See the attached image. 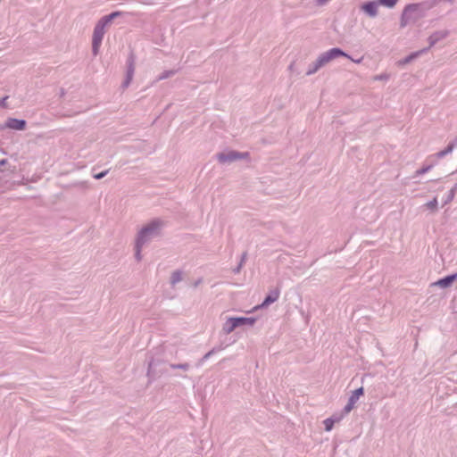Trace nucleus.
<instances>
[{
	"instance_id": "1",
	"label": "nucleus",
	"mask_w": 457,
	"mask_h": 457,
	"mask_svg": "<svg viewBox=\"0 0 457 457\" xmlns=\"http://www.w3.org/2000/svg\"><path fill=\"white\" fill-rule=\"evenodd\" d=\"M339 56L347 57V58L351 59L353 62H355L357 63H359L361 62V60L352 59L350 56H348L345 53H344L339 48H332L319 56V58L317 59V61L314 64L315 66H314L313 70L309 71L307 72V74H312V73L317 71L320 67H322L326 63L329 62L331 60L337 58Z\"/></svg>"
},
{
	"instance_id": "2",
	"label": "nucleus",
	"mask_w": 457,
	"mask_h": 457,
	"mask_svg": "<svg viewBox=\"0 0 457 457\" xmlns=\"http://www.w3.org/2000/svg\"><path fill=\"white\" fill-rule=\"evenodd\" d=\"M159 227H160L159 221H153L152 223H150L148 226L145 227L140 231L138 238L137 240V245H136V249H137L136 255H137V259H140L139 253H140V248H141L142 245L146 241V239L150 236H153L155 234V232Z\"/></svg>"
},
{
	"instance_id": "3",
	"label": "nucleus",
	"mask_w": 457,
	"mask_h": 457,
	"mask_svg": "<svg viewBox=\"0 0 457 457\" xmlns=\"http://www.w3.org/2000/svg\"><path fill=\"white\" fill-rule=\"evenodd\" d=\"M106 24L103 21H99L96 25L94 33H93V52L95 54H97L98 49L100 47L102 39L104 35V27Z\"/></svg>"
},
{
	"instance_id": "4",
	"label": "nucleus",
	"mask_w": 457,
	"mask_h": 457,
	"mask_svg": "<svg viewBox=\"0 0 457 457\" xmlns=\"http://www.w3.org/2000/svg\"><path fill=\"white\" fill-rule=\"evenodd\" d=\"M419 9H420V5L415 4H409L404 8L403 14H402V21H401L402 27H404L410 21V20H411V18H412L411 14L413 12H418Z\"/></svg>"
},
{
	"instance_id": "5",
	"label": "nucleus",
	"mask_w": 457,
	"mask_h": 457,
	"mask_svg": "<svg viewBox=\"0 0 457 457\" xmlns=\"http://www.w3.org/2000/svg\"><path fill=\"white\" fill-rule=\"evenodd\" d=\"M361 9L370 16L374 17L378 13V4L376 2H368L361 5Z\"/></svg>"
},
{
	"instance_id": "6",
	"label": "nucleus",
	"mask_w": 457,
	"mask_h": 457,
	"mask_svg": "<svg viewBox=\"0 0 457 457\" xmlns=\"http://www.w3.org/2000/svg\"><path fill=\"white\" fill-rule=\"evenodd\" d=\"M239 327L237 318H229L223 326V330L226 334H230L236 328Z\"/></svg>"
},
{
	"instance_id": "7",
	"label": "nucleus",
	"mask_w": 457,
	"mask_h": 457,
	"mask_svg": "<svg viewBox=\"0 0 457 457\" xmlns=\"http://www.w3.org/2000/svg\"><path fill=\"white\" fill-rule=\"evenodd\" d=\"M241 158V154L236 152H229L228 154H218V159L220 162H230L236 159Z\"/></svg>"
},
{
	"instance_id": "8",
	"label": "nucleus",
	"mask_w": 457,
	"mask_h": 457,
	"mask_svg": "<svg viewBox=\"0 0 457 457\" xmlns=\"http://www.w3.org/2000/svg\"><path fill=\"white\" fill-rule=\"evenodd\" d=\"M456 279H457V273L447 276L442 279H439L438 281H436L435 283V285L441 287H447Z\"/></svg>"
},
{
	"instance_id": "9",
	"label": "nucleus",
	"mask_w": 457,
	"mask_h": 457,
	"mask_svg": "<svg viewBox=\"0 0 457 457\" xmlns=\"http://www.w3.org/2000/svg\"><path fill=\"white\" fill-rule=\"evenodd\" d=\"M358 400V398L351 395L347 404L344 408V412L345 414L349 413L354 408L355 403H357Z\"/></svg>"
},
{
	"instance_id": "10",
	"label": "nucleus",
	"mask_w": 457,
	"mask_h": 457,
	"mask_svg": "<svg viewBox=\"0 0 457 457\" xmlns=\"http://www.w3.org/2000/svg\"><path fill=\"white\" fill-rule=\"evenodd\" d=\"M342 417L339 416L337 419L328 418L324 420L325 429L330 431L336 422H339Z\"/></svg>"
},
{
	"instance_id": "11",
	"label": "nucleus",
	"mask_w": 457,
	"mask_h": 457,
	"mask_svg": "<svg viewBox=\"0 0 457 457\" xmlns=\"http://www.w3.org/2000/svg\"><path fill=\"white\" fill-rule=\"evenodd\" d=\"M279 296V291L276 290L271 295H268L261 306H266L278 300Z\"/></svg>"
},
{
	"instance_id": "12",
	"label": "nucleus",
	"mask_w": 457,
	"mask_h": 457,
	"mask_svg": "<svg viewBox=\"0 0 457 457\" xmlns=\"http://www.w3.org/2000/svg\"><path fill=\"white\" fill-rule=\"evenodd\" d=\"M9 126L15 129H23L25 128V121L21 120H12Z\"/></svg>"
},
{
	"instance_id": "13",
	"label": "nucleus",
	"mask_w": 457,
	"mask_h": 457,
	"mask_svg": "<svg viewBox=\"0 0 457 457\" xmlns=\"http://www.w3.org/2000/svg\"><path fill=\"white\" fill-rule=\"evenodd\" d=\"M121 14L120 12H112L111 14L109 15H106L104 16V18L101 19V21H103L106 25L108 23H110L114 18L120 16Z\"/></svg>"
},
{
	"instance_id": "14",
	"label": "nucleus",
	"mask_w": 457,
	"mask_h": 457,
	"mask_svg": "<svg viewBox=\"0 0 457 457\" xmlns=\"http://www.w3.org/2000/svg\"><path fill=\"white\" fill-rule=\"evenodd\" d=\"M397 2H398V0H378V3L381 5H384L388 8L394 7Z\"/></svg>"
},
{
	"instance_id": "15",
	"label": "nucleus",
	"mask_w": 457,
	"mask_h": 457,
	"mask_svg": "<svg viewBox=\"0 0 457 457\" xmlns=\"http://www.w3.org/2000/svg\"><path fill=\"white\" fill-rule=\"evenodd\" d=\"M237 319L239 326H242L245 324L253 325L255 321V320L253 318H237Z\"/></svg>"
},
{
	"instance_id": "16",
	"label": "nucleus",
	"mask_w": 457,
	"mask_h": 457,
	"mask_svg": "<svg viewBox=\"0 0 457 457\" xmlns=\"http://www.w3.org/2000/svg\"><path fill=\"white\" fill-rule=\"evenodd\" d=\"M181 279H182V275L179 271H175L172 273V276H171V283L172 284H176V283L179 282Z\"/></svg>"
},
{
	"instance_id": "17",
	"label": "nucleus",
	"mask_w": 457,
	"mask_h": 457,
	"mask_svg": "<svg viewBox=\"0 0 457 457\" xmlns=\"http://www.w3.org/2000/svg\"><path fill=\"white\" fill-rule=\"evenodd\" d=\"M426 206L432 210V211H435L437 207V199L436 198H434L432 201L428 202L426 204Z\"/></svg>"
},
{
	"instance_id": "18",
	"label": "nucleus",
	"mask_w": 457,
	"mask_h": 457,
	"mask_svg": "<svg viewBox=\"0 0 457 457\" xmlns=\"http://www.w3.org/2000/svg\"><path fill=\"white\" fill-rule=\"evenodd\" d=\"M364 394V390H363V387H360L356 390H354L353 393H352V395L353 396H355L356 398H360L361 395H363Z\"/></svg>"
},
{
	"instance_id": "19",
	"label": "nucleus",
	"mask_w": 457,
	"mask_h": 457,
	"mask_svg": "<svg viewBox=\"0 0 457 457\" xmlns=\"http://www.w3.org/2000/svg\"><path fill=\"white\" fill-rule=\"evenodd\" d=\"M423 51H420V52H416L414 54H411L410 56H408L403 62V63H407L409 62H411L413 58L417 57L420 53H422Z\"/></svg>"
},
{
	"instance_id": "20",
	"label": "nucleus",
	"mask_w": 457,
	"mask_h": 457,
	"mask_svg": "<svg viewBox=\"0 0 457 457\" xmlns=\"http://www.w3.org/2000/svg\"><path fill=\"white\" fill-rule=\"evenodd\" d=\"M452 149H453V146H452V145H449V146L447 147V149H445V150H444V151L439 152V153L437 154V156H438V157H443V156H445V154H447L448 153H450V152L452 151Z\"/></svg>"
},
{
	"instance_id": "21",
	"label": "nucleus",
	"mask_w": 457,
	"mask_h": 457,
	"mask_svg": "<svg viewBox=\"0 0 457 457\" xmlns=\"http://www.w3.org/2000/svg\"><path fill=\"white\" fill-rule=\"evenodd\" d=\"M431 167H432V166L423 167V168H421V169L418 170L416 171V174H417V175H422V174H424V173L428 172V171L431 169Z\"/></svg>"
},
{
	"instance_id": "22",
	"label": "nucleus",
	"mask_w": 457,
	"mask_h": 457,
	"mask_svg": "<svg viewBox=\"0 0 457 457\" xmlns=\"http://www.w3.org/2000/svg\"><path fill=\"white\" fill-rule=\"evenodd\" d=\"M6 101H7V97H4V98L0 99V106L5 108L7 106Z\"/></svg>"
},
{
	"instance_id": "23",
	"label": "nucleus",
	"mask_w": 457,
	"mask_h": 457,
	"mask_svg": "<svg viewBox=\"0 0 457 457\" xmlns=\"http://www.w3.org/2000/svg\"><path fill=\"white\" fill-rule=\"evenodd\" d=\"M105 174H106V171H104V172H101V173H98V174H96L94 177H95L96 179H102Z\"/></svg>"
}]
</instances>
